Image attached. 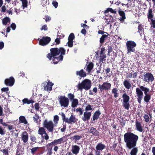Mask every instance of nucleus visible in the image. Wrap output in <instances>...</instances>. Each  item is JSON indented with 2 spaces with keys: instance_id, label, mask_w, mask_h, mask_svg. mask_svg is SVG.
Instances as JSON below:
<instances>
[{
  "instance_id": "f257e3e1",
  "label": "nucleus",
  "mask_w": 155,
  "mask_h": 155,
  "mask_svg": "<svg viewBox=\"0 0 155 155\" xmlns=\"http://www.w3.org/2000/svg\"><path fill=\"white\" fill-rule=\"evenodd\" d=\"M138 138V136L131 132H127L124 135V141L126 147L130 149L133 148L130 153V155H137L138 149L135 147Z\"/></svg>"
},
{
  "instance_id": "f03ea898",
  "label": "nucleus",
  "mask_w": 155,
  "mask_h": 155,
  "mask_svg": "<svg viewBox=\"0 0 155 155\" xmlns=\"http://www.w3.org/2000/svg\"><path fill=\"white\" fill-rule=\"evenodd\" d=\"M66 139L64 137H61L58 139H55L52 142L46 144L45 147L47 151V154L48 155H51L53 153V148L54 147V150L56 152L59 148L57 145L60 144L66 141Z\"/></svg>"
},
{
  "instance_id": "7ed1b4c3",
  "label": "nucleus",
  "mask_w": 155,
  "mask_h": 155,
  "mask_svg": "<svg viewBox=\"0 0 155 155\" xmlns=\"http://www.w3.org/2000/svg\"><path fill=\"white\" fill-rule=\"evenodd\" d=\"M50 52L47 54V58L49 60H51L52 59L53 57L58 56L60 54L61 55H64L65 54V50L63 47L59 48H52L50 49Z\"/></svg>"
},
{
  "instance_id": "20e7f679",
  "label": "nucleus",
  "mask_w": 155,
  "mask_h": 155,
  "mask_svg": "<svg viewBox=\"0 0 155 155\" xmlns=\"http://www.w3.org/2000/svg\"><path fill=\"white\" fill-rule=\"evenodd\" d=\"M91 86V81L89 79H85L83 80L81 83H79L76 86L78 90L82 91L83 89L87 90H89Z\"/></svg>"
},
{
  "instance_id": "39448f33",
  "label": "nucleus",
  "mask_w": 155,
  "mask_h": 155,
  "mask_svg": "<svg viewBox=\"0 0 155 155\" xmlns=\"http://www.w3.org/2000/svg\"><path fill=\"white\" fill-rule=\"evenodd\" d=\"M127 54H131V52H134L136 51L135 47L137 44L134 41H128L126 43Z\"/></svg>"
},
{
  "instance_id": "423d86ee",
  "label": "nucleus",
  "mask_w": 155,
  "mask_h": 155,
  "mask_svg": "<svg viewBox=\"0 0 155 155\" xmlns=\"http://www.w3.org/2000/svg\"><path fill=\"white\" fill-rule=\"evenodd\" d=\"M38 134L41 135L42 139L41 141H39L37 142L40 144H42L44 142V139L47 140L49 139V136L46 133L45 128L43 127H40L39 128L38 131Z\"/></svg>"
},
{
  "instance_id": "0eeeda50",
  "label": "nucleus",
  "mask_w": 155,
  "mask_h": 155,
  "mask_svg": "<svg viewBox=\"0 0 155 155\" xmlns=\"http://www.w3.org/2000/svg\"><path fill=\"white\" fill-rule=\"evenodd\" d=\"M59 103L62 107H67L69 104V99L64 96H60L58 97Z\"/></svg>"
},
{
  "instance_id": "6e6552de",
  "label": "nucleus",
  "mask_w": 155,
  "mask_h": 155,
  "mask_svg": "<svg viewBox=\"0 0 155 155\" xmlns=\"http://www.w3.org/2000/svg\"><path fill=\"white\" fill-rule=\"evenodd\" d=\"M145 87L143 86L140 87V88H137L136 89V92L137 97V101L140 104L143 97V90L145 89Z\"/></svg>"
},
{
  "instance_id": "1a4fd4ad",
  "label": "nucleus",
  "mask_w": 155,
  "mask_h": 155,
  "mask_svg": "<svg viewBox=\"0 0 155 155\" xmlns=\"http://www.w3.org/2000/svg\"><path fill=\"white\" fill-rule=\"evenodd\" d=\"M43 127L46 129L47 130L50 132H52L54 130V127L55 126L51 120L48 121L45 120L43 122Z\"/></svg>"
},
{
  "instance_id": "9d476101",
  "label": "nucleus",
  "mask_w": 155,
  "mask_h": 155,
  "mask_svg": "<svg viewBox=\"0 0 155 155\" xmlns=\"http://www.w3.org/2000/svg\"><path fill=\"white\" fill-rule=\"evenodd\" d=\"M122 97L123 100L122 105L125 109L128 110L130 106V104L129 102L130 99V97L125 93L123 94Z\"/></svg>"
},
{
  "instance_id": "9b49d317",
  "label": "nucleus",
  "mask_w": 155,
  "mask_h": 155,
  "mask_svg": "<svg viewBox=\"0 0 155 155\" xmlns=\"http://www.w3.org/2000/svg\"><path fill=\"white\" fill-rule=\"evenodd\" d=\"M145 96L143 97V100L145 102L148 103L151 99V94L150 92V89L147 87H145V89L143 90Z\"/></svg>"
},
{
  "instance_id": "f8f14e48",
  "label": "nucleus",
  "mask_w": 155,
  "mask_h": 155,
  "mask_svg": "<svg viewBox=\"0 0 155 155\" xmlns=\"http://www.w3.org/2000/svg\"><path fill=\"white\" fill-rule=\"evenodd\" d=\"M143 81L147 82H152L154 80V78L151 73L147 72L143 75Z\"/></svg>"
},
{
  "instance_id": "ddd939ff",
  "label": "nucleus",
  "mask_w": 155,
  "mask_h": 155,
  "mask_svg": "<svg viewBox=\"0 0 155 155\" xmlns=\"http://www.w3.org/2000/svg\"><path fill=\"white\" fill-rule=\"evenodd\" d=\"M111 86V84L107 82H104L102 85L99 84L98 87L101 92L103 91L104 90H108L110 89Z\"/></svg>"
},
{
  "instance_id": "4468645a",
  "label": "nucleus",
  "mask_w": 155,
  "mask_h": 155,
  "mask_svg": "<svg viewBox=\"0 0 155 155\" xmlns=\"http://www.w3.org/2000/svg\"><path fill=\"white\" fill-rule=\"evenodd\" d=\"M51 39L50 37L43 36L39 41V44L42 46H45L48 44L51 41Z\"/></svg>"
},
{
  "instance_id": "2eb2a0df",
  "label": "nucleus",
  "mask_w": 155,
  "mask_h": 155,
  "mask_svg": "<svg viewBox=\"0 0 155 155\" xmlns=\"http://www.w3.org/2000/svg\"><path fill=\"white\" fill-rule=\"evenodd\" d=\"M15 80L12 77L6 79L4 81L6 85L10 87L12 86L15 83Z\"/></svg>"
},
{
  "instance_id": "dca6fc26",
  "label": "nucleus",
  "mask_w": 155,
  "mask_h": 155,
  "mask_svg": "<svg viewBox=\"0 0 155 155\" xmlns=\"http://www.w3.org/2000/svg\"><path fill=\"white\" fill-rule=\"evenodd\" d=\"M78 120L75 118V115L72 114L69 119L67 118L65 120V122L68 124L74 123L77 122Z\"/></svg>"
},
{
  "instance_id": "f3484780",
  "label": "nucleus",
  "mask_w": 155,
  "mask_h": 155,
  "mask_svg": "<svg viewBox=\"0 0 155 155\" xmlns=\"http://www.w3.org/2000/svg\"><path fill=\"white\" fill-rule=\"evenodd\" d=\"M91 112L85 111L84 113L83 116L82 117V120L84 121H88L91 116Z\"/></svg>"
},
{
  "instance_id": "a211bd4d",
  "label": "nucleus",
  "mask_w": 155,
  "mask_h": 155,
  "mask_svg": "<svg viewBox=\"0 0 155 155\" xmlns=\"http://www.w3.org/2000/svg\"><path fill=\"white\" fill-rule=\"evenodd\" d=\"M88 132L95 136H98L100 134L99 132L96 130V128L93 127H91L88 129Z\"/></svg>"
},
{
  "instance_id": "6ab92c4d",
  "label": "nucleus",
  "mask_w": 155,
  "mask_h": 155,
  "mask_svg": "<svg viewBox=\"0 0 155 155\" xmlns=\"http://www.w3.org/2000/svg\"><path fill=\"white\" fill-rule=\"evenodd\" d=\"M21 138L24 143H27L28 140V135L26 131L23 132L21 135Z\"/></svg>"
},
{
  "instance_id": "aec40b11",
  "label": "nucleus",
  "mask_w": 155,
  "mask_h": 155,
  "mask_svg": "<svg viewBox=\"0 0 155 155\" xmlns=\"http://www.w3.org/2000/svg\"><path fill=\"white\" fill-rule=\"evenodd\" d=\"M80 150V147L77 145H75L72 146L71 151L73 154L76 155L79 153Z\"/></svg>"
},
{
  "instance_id": "412c9836",
  "label": "nucleus",
  "mask_w": 155,
  "mask_h": 155,
  "mask_svg": "<svg viewBox=\"0 0 155 155\" xmlns=\"http://www.w3.org/2000/svg\"><path fill=\"white\" fill-rule=\"evenodd\" d=\"M63 58V55H60L58 57H53L52 58L53 62L54 64H57L60 61H62Z\"/></svg>"
},
{
  "instance_id": "4be33fe9",
  "label": "nucleus",
  "mask_w": 155,
  "mask_h": 155,
  "mask_svg": "<svg viewBox=\"0 0 155 155\" xmlns=\"http://www.w3.org/2000/svg\"><path fill=\"white\" fill-rule=\"evenodd\" d=\"M118 12L119 15L121 17L120 18L119 20L120 21H124L126 18L125 14L124 12L123 11H122L121 9L119 8Z\"/></svg>"
},
{
  "instance_id": "5701e85b",
  "label": "nucleus",
  "mask_w": 155,
  "mask_h": 155,
  "mask_svg": "<svg viewBox=\"0 0 155 155\" xmlns=\"http://www.w3.org/2000/svg\"><path fill=\"white\" fill-rule=\"evenodd\" d=\"M136 129L139 132H142L143 130L141 126L140 122L136 120L135 121Z\"/></svg>"
},
{
  "instance_id": "b1692460",
  "label": "nucleus",
  "mask_w": 155,
  "mask_h": 155,
  "mask_svg": "<svg viewBox=\"0 0 155 155\" xmlns=\"http://www.w3.org/2000/svg\"><path fill=\"white\" fill-rule=\"evenodd\" d=\"M105 145L102 144V143H98L96 147V150L99 151H102V150L105 149Z\"/></svg>"
},
{
  "instance_id": "393cba45",
  "label": "nucleus",
  "mask_w": 155,
  "mask_h": 155,
  "mask_svg": "<svg viewBox=\"0 0 155 155\" xmlns=\"http://www.w3.org/2000/svg\"><path fill=\"white\" fill-rule=\"evenodd\" d=\"M77 75L79 76L81 78H84L86 76V74L85 71H84L83 69H81L80 71H77L76 72Z\"/></svg>"
},
{
  "instance_id": "a878e982",
  "label": "nucleus",
  "mask_w": 155,
  "mask_h": 155,
  "mask_svg": "<svg viewBox=\"0 0 155 155\" xmlns=\"http://www.w3.org/2000/svg\"><path fill=\"white\" fill-rule=\"evenodd\" d=\"M101 114V113L99 110H98L94 114L93 116V121H95L98 119L99 116Z\"/></svg>"
},
{
  "instance_id": "bb28decb",
  "label": "nucleus",
  "mask_w": 155,
  "mask_h": 155,
  "mask_svg": "<svg viewBox=\"0 0 155 155\" xmlns=\"http://www.w3.org/2000/svg\"><path fill=\"white\" fill-rule=\"evenodd\" d=\"M123 83L125 87L127 89H129L131 87L130 82L127 80H124Z\"/></svg>"
},
{
  "instance_id": "cd10ccee",
  "label": "nucleus",
  "mask_w": 155,
  "mask_h": 155,
  "mask_svg": "<svg viewBox=\"0 0 155 155\" xmlns=\"http://www.w3.org/2000/svg\"><path fill=\"white\" fill-rule=\"evenodd\" d=\"M107 35H103L101 36L100 39V43L101 45H102L104 43L106 38L107 37L109 34L108 33H106Z\"/></svg>"
},
{
  "instance_id": "c85d7f7f",
  "label": "nucleus",
  "mask_w": 155,
  "mask_h": 155,
  "mask_svg": "<svg viewBox=\"0 0 155 155\" xmlns=\"http://www.w3.org/2000/svg\"><path fill=\"white\" fill-rule=\"evenodd\" d=\"M147 18L149 19H153V14L152 9L150 7L149 8L148 10V12L147 14Z\"/></svg>"
},
{
  "instance_id": "c756f323",
  "label": "nucleus",
  "mask_w": 155,
  "mask_h": 155,
  "mask_svg": "<svg viewBox=\"0 0 155 155\" xmlns=\"http://www.w3.org/2000/svg\"><path fill=\"white\" fill-rule=\"evenodd\" d=\"M19 121L21 123H23L25 124L28 123V122L26 120L25 117L23 116H21L19 117Z\"/></svg>"
},
{
  "instance_id": "7c9ffc66",
  "label": "nucleus",
  "mask_w": 155,
  "mask_h": 155,
  "mask_svg": "<svg viewBox=\"0 0 155 155\" xmlns=\"http://www.w3.org/2000/svg\"><path fill=\"white\" fill-rule=\"evenodd\" d=\"M94 66V64L93 63H89L87 67V71L89 73L91 72V71L93 68Z\"/></svg>"
},
{
  "instance_id": "2f4dec72",
  "label": "nucleus",
  "mask_w": 155,
  "mask_h": 155,
  "mask_svg": "<svg viewBox=\"0 0 155 155\" xmlns=\"http://www.w3.org/2000/svg\"><path fill=\"white\" fill-rule=\"evenodd\" d=\"M118 90L116 88H113L112 90V93L114 94V97L117 98L119 96V94L118 93Z\"/></svg>"
},
{
  "instance_id": "473e14b6",
  "label": "nucleus",
  "mask_w": 155,
  "mask_h": 155,
  "mask_svg": "<svg viewBox=\"0 0 155 155\" xmlns=\"http://www.w3.org/2000/svg\"><path fill=\"white\" fill-rule=\"evenodd\" d=\"M23 104H29L31 103H33L34 102V101L32 100H29L28 98H24L22 100Z\"/></svg>"
},
{
  "instance_id": "72a5a7b5",
  "label": "nucleus",
  "mask_w": 155,
  "mask_h": 155,
  "mask_svg": "<svg viewBox=\"0 0 155 155\" xmlns=\"http://www.w3.org/2000/svg\"><path fill=\"white\" fill-rule=\"evenodd\" d=\"M110 12L112 13L116 14L117 13L116 9H113L112 8H108L106 10L104 11V13L105 14L107 13L108 12Z\"/></svg>"
},
{
  "instance_id": "f704fd0d",
  "label": "nucleus",
  "mask_w": 155,
  "mask_h": 155,
  "mask_svg": "<svg viewBox=\"0 0 155 155\" xmlns=\"http://www.w3.org/2000/svg\"><path fill=\"white\" fill-rule=\"evenodd\" d=\"M53 84L51 82L50 84L48 82L46 86L45 87V90L47 91H51L52 90V87Z\"/></svg>"
},
{
  "instance_id": "c9c22d12",
  "label": "nucleus",
  "mask_w": 155,
  "mask_h": 155,
  "mask_svg": "<svg viewBox=\"0 0 155 155\" xmlns=\"http://www.w3.org/2000/svg\"><path fill=\"white\" fill-rule=\"evenodd\" d=\"M10 21V19L8 17H5L2 19V23L3 25H6Z\"/></svg>"
},
{
  "instance_id": "e433bc0d",
  "label": "nucleus",
  "mask_w": 155,
  "mask_h": 155,
  "mask_svg": "<svg viewBox=\"0 0 155 155\" xmlns=\"http://www.w3.org/2000/svg\"><path fill=\"white\" fill-rule=\"evenodd\" d=\"M71 107H72L74 108L76 107L78 103V101L77 99H74V100L71 101Z\"/></svg>"
},
{
  "instance_id": "4c0bfd02",
  "label": "nucleus",
  "mask_w": 155,
  "mask_h": 155,
  "mask_svg": "<svg viewBox=\"0 0 155 155\" xmlns=\"http://www.w3.org/2000/svg\"><path fill=\"white\" fill-rule=\"evenodd\" d=\"M136 22L139 24V25L138 26V31L137 32H139L140 34L142 33V31L143 30V28L142 25L141 24H139L140 22L138 21H136Z\"/></svg>"
},
{
  "instance_id": "58836bf2",
  "label": "nucleus",
  "mask_w": 155,
  "mask_h": 155,
  "mask_svg": "<svg viewBox=\"0 0 155 155\" xmlns=\"http://www.w3.org/2000/svg\"><path fill=\"white\" fill-rule=\"evenodd\" d=\"M83 136V135L81 134L80 135H76L72 137V140H75V141H78L81 139Z\"/></svg>"
},
{
  "instance_id": "ea45409f",
  "label": "nucleus",
  "mask_w": 155,
  "mask_h": 155,
  "mask_svg": "<svg viewBox=\"0 0 155 155\" xmlns=\"http://www.w3.org/2000/svg\"><path fill=\"white\" fill-rule=\"evenodd\" d=\"M22 2V6L23 7V9L25 8H26L28 6V1L27 0H21Z\"/></svg>"
},
{
  "instance_id": "a19ab883",
  "label": "nucleus",
  "mask_w": 155,
  "mask_h": 155,
  "mask_svg": "<svg viewBox=\"0 0 155 155\" xmlns=\"http://www.w3.org/2000/svg\"><path fill=\"white\" fill-rule=\"evenodd\" d=\"M59 120V117L57 115H56L54 116L53 121L54 123V125L56 126L57 125L58 122V121Z\"/></svg>"
},
{
  "instance_id": "79ce46f5",
  "label": "nucleus",
  "mask_w": 155,
  "mask_h": 155,
  "mask_svg": "<svg viewBox=\"0 0 155 155\" xmlns=\"http://www.w3.org/2000/svg\"><path fill=\"white\" fill-rule=\"evenodd\" d=\"M107 57L106 55L105 54H103L102 55H101L100 56V58L99 59V60L100 61V62H103L104 61H105V59H104L105 58H106Z\"/></svg>"
},
{
  "instance_id": "37998d69",
  "label": "nucleus",
  "mask_w": 155,
  "mask_h": 155,
  "mask_svg": "<svg viewBox=\"0 0 155 155\" xmlns=\"http://www.w3.org/2000/svg\"><path fill=\"white\" fill-rule=\"evenodd\" d=\"M68 98L69 99L70 101L74 100V95L73 94H72L71 93H69L68 94Z\"/></svg>"
},
{
  "instance_id": "c03bdc74",
  "label": "nucleus",
  "mask_w": 155,
  "mask_h": 155,
  "mask_svg": "<svg viewBox=\"0 0 155 155\" xmlns=\"http://www.w3.org/2000/svg\"><path fill=\"white\" fill-rule=\"evenodd\" d=\"M74 38L75 36L74 34L72 33H71L69 35L68 38V40L73 41Z\"/></svg>"
},
{
  "instance_id": "a18cd8bd",
  "label": "nucleus",
  "mask_w": 155,
  "mask_h": 155,
  "mask_svg": "<svg viewBox=\"0 0 155 155\" xmlns=\"http://www.w3.org/2000/svg\"><path fill=\"white\" fill-rule=\"evenodd\" d=\"M39 118V117L38 114H35L33 117V120L37 123H38V120Z\"/></svg>"
},
{
  "instance_id": "49530a36",
  "label": "nucleus",
  "mask_w": 155,
  "mask_h": 155,
  "mask_svg": "<svg viewBox=\"0 0 155 155\" xmlns=\"http://www.w3.org/2000/svg\"><path fill=\"white\" fill-rule=\"evenodd\" d=\"M39 148V147H35L33 148L31 150V152L32 154H34L35 152H36L37 150Z\"/></svg>"
},
{
  "instance_id": "de8ad7c7",
  "label": "nucleus",
  "mask_w": 155,
  "mask_h": 155,
  "mask_svg": "<svg viewBox=\"0 0 155 155\" xmlns=\"http://www.w3.org/2000/svg\"><path fill=\"white\" fill-rule=\"evenodd\" d=\"M68 45V47L71 48L72 47L73 44V41L72 40H68V42H67Z\"/></svg>"
},
{
  "instance_id": "09e8293b",
  "label": "nucleus",
  "mask_w": 155,
  "mask_h": 155,
  "mask_svg": "<svg viewBox=\"0 0 155 155\" xmlns=\"http://www.w3.org/2000/svg\"><path fill=\"white\" fill-rule=\"evenodd\" d=\"M143 117L145 119V121L146 122H148L150 120V118L147 114H145L144 115Z\"/></svg>"
},
{
  "instance_id": "8fccbe9b",
  "label": "nucleus",
  "mask_w": 155,
  "mask_h": 155,
  "mask_svg": "<svg viewBox=\"0 0 155 155\" xmlns=\"http://www.w3.org/2000/svg\"><path fill=\"white\" fill-rule=\"evenodd\" d=\"M5 130L2 127L0 126V134L4 135L5 134Z\"/></svg>"
},
{
  "instance_id": "3c124183",
  "label": "nucleus",
  "mask_w": 155,
  "mask_h": 155,
  "mask_svg": "<svg viewBox=\"0 0 155 155\" xmlns=\"http://www.w3.org/2000/svg\"><path fill=\"white\" fill-rule=\"evenodd\" d=\"M93 106H91L89 104H88L87 106H86L85 108V110H86V111L92 110V109L91 107H92Z\"/></svg>"
},
{
  "instance_id": "603ef678",
  "label": "nucleus",
  "mask_w": 155,
  "mask_h": 155,
  "mask_svg": "<svg viewBox=\"0 0 155 155\" xmlns=\"http://www.w3.org/2000/svg\"><path fill=\"white\" fill-rule=\"evenodd\" d=\"M45 20V21L46 22L50 21L51 19V18L48 15H45V18H44Z\"/></svg>"
},
{
  "instance_id": "864d4df0",
  "label": "nucleus",
  "mask_w": 155,
  "mask_h": 155,
  "mask_svg": "<svg viewBox=\"0 0 155 155\" xmlns=\"http://www.w3.org/2000/svg\"><path fill=\"white\" fill-rule=\"evenodd\" d=\"M30 138L31 141L33 142H35V143H37V142L36 141V138L35 136L31 135L30 136Z\"/></svg>"
},
{
  "instance_id": "5fc2aeb1",
  "label": "nucleus",
  "mask_w": 155,
  "mask_h": 155,
  "mask_svg": "<svg viewBox=\"0 0 155 155\" xmlns=\"http://www.w3.org/2000/svg\"><path fill=\"white\" fill-rule=\"evenodd\" d=\"M1 151L4 154V155H8V149L2 150Z\"/></svg>"
},
{
  "instance_id": "6e6d98bb",
  "label": "nucleus",
  "mask_w": 155,
  "mask_h": 155,
  "mask_svg": "<svg viewBox=\"0 0 155 155\" xmlns=\"http://www.w3.org/2000/svg\"><path fill=\"white\" fill-rule=\"evenodd\" d=\"M76 111L77 112H79L80 113V115H82L83 114V112L82 110V108H78L76 109Z\"/></svg>"
},
{
  "instance_id": "4d7b16f0",
  "label": "nucleus",
  "mask_w": 155,
  "mask_h": 155,
  "mask_svg": "<svg viewBox=\"0 0 155 155\" xmlns=\"http://www.w3.org/2000/svg\"><path fill=\"white\" fill-rule=\"evenodd\" d=\"M35 107L36 110H38L40 107H39V103H36L35 104Z\"/></svg>"
},
{
  "instance_id": "13d9d810",
  "label": "nucleus",
  "mask_w": 155,
  "mask_h": 155,
  "mask_svg": "<svg viewBox=\"0 0 155 155\" xmlns=\"http://www.w3.org/2000/svg\"><path fill=\"white\" fill-rule=\"evenodd\" d=\"M150 20L151 21V26L155 28V20L151 19Z\"/></svg>"
},
{
  "instance_id": "bf43d9fd",
  "label": "nucleus",
  "mask_w": 155,
  "mask_h": 155,
  "mask_svg": "<svg viewBox=\"0 0 155 155\" xmlns=\"http://www.w3.org/2000/svg\"><path fill=\"white\" fill-rule=\"evenodd\" d=\"M47 29L48 28H47V26L46 25H44L41 28V31L43 30H44V31H46L47 30Z\"/></svg>"
},
{
  "instance_id": "052dcab7",
  "label": "nucleus",
  "mask_w": 155,
  "mask_h": 155,
  "mask_svg": "<svg viewBox=\"0 0 155 155\" xmlns=\"http://www.w3.org/2000/svg\"><path fill=\"white\" fill-rule=\"evenodd\" d=\"M10 27L12 28L13 30H15L16 28V25L14 23H12L10 26Z\"/></svg>"
},
{
  "instance_id": "680f3d73",
  "label": "nucleus",
  "mask_w": 155,
  "mask_h": 155,
  "mask_svg": "<svg viewBox=\"0 0 155 155\" xmlns=\"http://www.w3.org/2000/svg\"><path fill=\"white\" fill-rule=\"evenodd\" d=\"M52 4L54 7L56 8L58 6V3L57 2L54 1L52 2Z\"/></svg>"
},
{
  "instance_id": "e2e57ef3",
  "label": "nucleus",
  "mask_w": 155,
  "mask_h": 155,
  "mask_svg": "<svg viewBox=\"0 0 155 155\" xmlns=\"http://www.w3.org/2000/svg\"><path fill=\"white\" fill-rule=\"evenodd\" d=\"M108 55H109L110 53L113 51V49L111 47L109 46L108 47Z\"/></svg>"
},
{
  "instance_id": "0e129e2a",
  "label": "nucleus",
  "mask_w": 155,
  "mask_h": 155,
  "mask_svg": "<svg viewBox=\"0 0 155 155\" xmlns=\"http://www.w3.org/2000/svg\"><path fill=\"white\" fill-rule=\"evenodd\" d=\"M81 27L84 28H86L87 29H88L89 28V27L87 25L85 24H81Z\"/></svg>"
},
{
  "instance_id": "69168bd1",
  "label": "nucleus",
  "mask_w": 155,
  "mask_h": 155,
  "mask_svg": "<svg viewBox=\"0 0 155 155\" xmlns=\"http://www.w3.org/2000/svg\"><path fill=\"white\" fill-rule=\"evenodd\" d=\"M61 116H62L63 120L65 122V120L67 118H66L65 117V114L64 113L62 112L61 113Z\"/></svg>"
},
{
  "instance_id": "338daca9",
  "label": "nucleus",
  "mask_w": 155,
  "mask_h": 155,
  "mask_svg": "<svg viewBox=\"0 0 155 155\" xmlns=\"http://www.w3.org/2000/svg\"><path fill=\"white\" fill-rule=\"evenodd\" d=\"M55 41L56 43V45H58L60 43V41L59 38H56L55 40Z\"/></svg>"
},
{
  "instance_id": "774afa93",
  "label": "nucleus",
  "mask_w": 155,
  "mask_h": 155,
  "mask_svg": "<svg viewBox=\"0 0 155 155\" xmlns=\"http://www.w3.org/2000/svg\"><path fill=\"white\" fill-rule=\"evenodd\" d=\"M81 32L83 34L85 35L86 34L87 31L85 29L83 28L81 30Z\"/></svg>"
}]
</instances>
